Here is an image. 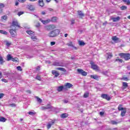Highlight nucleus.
Masks as SVG:
<instances>
[{"label":"nucleus","instance_id":"nucleus-48","mask_svg":"<svg viewBox=\"0 0 130 130\" xmlns=\"http://www.w3.org/2000/svg\"><path fill=\"white\" fill-rule=\"evenodd\" d=\"M74 24H75V19H72L71 20V25H74Z\"/></svg>","mask_w":130,"mask_h":130},{"label":"nucleus","instance_id":"nucleus-45","mask_svg":"<svg viewBox=\"0 0 130 130\" xmlns=\"http://www.w3.org/2000/svg\"><path fill=\"white\" fill-rule=\"evenodd\" d=\"M35 27H36V28H39V27H40V23L38 22L37 24L35 25Z\"/></svg>","mask_w":130,"mask_h":130},{"label":"nucleus","instance_id":"nucleus-14","mask_svg":"<svg viewBox=\"0 0 130 130\" xmlns=\"http://www.w3.org/2000/svg\"><path fill=\"white\" fill-rule=\"evenodd\" d=\"M91 79H93V80H96V81L99 80V77L97 75H93L90 76Z\"/></svg>","mask_w":130,"mask_h":130},{"label":"nucleus","instance_id":"nucleus-52","mask_svg":"<svg viewBox=\"0 0 130 130\" xmlns=\"http://www.w3.org/2000/svg\"><path fill=\"white\" fill-rule=\"evenodd\" d=\"M4 96H5V94L4 93H0V99L1 98H3V97H4Z\"/></svg>","mask_w":130,"mask_h":130},{"label":"nucleus","instance_id":"nucleus-36","mask_svg":"<svg viewBox=\"0 0 130 130\" xmlns=\"http://www.w3.org/2000/svg\"><path fill=\"white\" fill-rule=\"evenodd\" d=\"M126 9H127V7H126V6L121 7V10L122 11H124V10H126Z\"/></svg>","mask_w":130,"mask_h":130},{"label":"nucleus","instance_id":"nucleus-1","mask_svg":"<svg viewBox=\"0 0 130 130\" xmlns=\"http://www.w3.org/2000/svg\"><path fill=\"white\" fill-rule=\"evenodd\" d=\"M60 32L59 30L55 29L50 31L48 35L49 37H56L57 35H59Z\"/></svg>","mask_w":130,"mask_h":130},{"label":"nucleus","instance_id":"nucleus-18","mask_svg":"<svg viewBox=\"0 0 130 130\" xmlns=\"http://www.w3.org/2000/svg\"><path fill=\"white\" fill-rule=\"evenodd\" d=\"M38 5L40 7H44V2H43V0H39Z\"/></svg>","mask_w":130,"mask_h":130},{"label":"nucleus","instance_id":"nucleus-56","mask_svg":"<svg viewBox=\"0 0 130 130\" xmlns=\"http://www.w3.org/2000/svg\"><path fill=\"white\" fill-rule=\"evenodd\" d=\"M19 3H25L26 2V0H18Z\"/></svg>","mask_w":130,"mask_h":130},{"label":"nucleus","instance_id":"nucleus-4","mask_svg":"<svg viewBox=\"0 0 130 130\" xmlns=\"http://www.w3.org/2000/svg\"><path fill=\"white\" fill-rule=\"evenodd\" d=\"M53 66H55L56 67H64L63 63L58 61L53 62Z\"/></svg>","mask_w":130,"mask_h":130},{"label":"nucleus","instance_id":"nucleus-11","mask_svg":"<svg viewBox=\"0 0 130 130\" xmlns=\"http://www.w3.org/2000/svg\"><path fill=\"white\" fill-rule=\"evenodd\" d=\"M90 64L91 66V69H92L93 70H95L96 71L99 70V67H98L97 65L94 64L92 62L90 63Z\"/></svg>","mask_w":130,"mask_h":130},{"label":"nucleus","instance_id":"nucleus-57","mask_svg":"<svg viewBox=\"0 0 130 130\" xmlns=\"http://www.w3.org/2000/svg\"><path fill=\"white\" fill-rule=\"evenodd\" d=\"M45 109H47L46 107H42V110H45Z\"/></svg>","mask_w":130,"mask_h":130},{"label":"nucleus","instance_id":"nucleus-28","mask_svg":"<svg viewBox=\"0 0 130 130\" xmlns=\"http://www.w3.org/2000/svg\"><path fill=\"white\" fill-rule=\"evenodd\" d=\"M6 120H7V119L5 117H0V122H6Z\"/></svg>","mask_w":130,"mask_h":130},{"label":"nucleus","instance_id":"nucleus-2","mask_svg":"<svg viewBox=\"0 0 130 130\" xmlns=\"http://www.w3.org/2000/svg\"><path fill=\"white\" fill-rule=\"evenodd\" d=\"M119 55L121 58H124L125 60H128L130 59V54L128 53H120L119 54Z\"/></svg>","mask_w":130,"mask_h":130},{"label":"nucleus","instance_id":"nucleus-39","mask_svg":"<svg viewBox=\"0 0 130 130\" xmlns=\"http://www.w3.org/2000/svg\"><path fill=\"white\" fill-rule=\"evenodd\" d=\"M46 107L47 109H50L52 108V107L50 105L48 104L46 106Z\"/></svg>","mask_w":130,"mask_h":130},{"label":"nucleus","instance_id":"nucleus-51","mask_svg":"<svg viewBox=\"0 0 130 130\" xmlns=\"http://www.w3.org/2000/svg\"><path fill=\"white\" fill-rule=\"evenodd\" d=\"M50 44H51V46H52L55 44V42H51Z\"/></svg>","mask_w":130,"mask_h":130},{"label":"nucleus","instance_id":"nucleus-63","mask_svg":"<svg viewBox=\"0 0 130 130\" xmlns=\"http://www.w3.org/2000/svg\"><path fill=\"white\" fill-rule=\"evenodd\" d=\"M37 71H40V67L38 66V67L37 68Z\"/></svg>","mask_w":130,"mask_h":130},{"label":"nucleus","instance_id":"nucleus-9","mask_svg":"<svg viewBox=\"0 0 130 130\" xmlns=\"http://www.w3.org/2000/svg\"><path fill=\"white\" fill-rule=\"evenodd\" d=\"M102 98H103V99H106V100L109 101L111 98L109 95L106 94H103L101 95Z\"/></svg>","mask_w":130,"mask_h":130},{"label":"nucleus","instance_id":"nucleus-47","mask_svg":"<svg viewBox=\"0 0 130 130\" xmlns=\"http://www.w3.org/2000/svg\"><path fill=\"white\" fill-rule=\"evenodd\" d=\"M67 45L68 46H73V43H72L71 42H70V43H68L67 44Z\"/></svg>","mask_w":130,"mask_h":130},{"label":"nucleus","instance_id":"nucleus-22","mask_svg":"<svg viewBox=\"0 0 130 130\" xmlns=\"http://www.w3.org/2000/svg\"><path fill=\"white\" fill-rule=\"evenodd\" d=\"M2 8H5V5L3 3H0V14L3 13V9Z\"/></svg>","mask_w":130,"mask_h":130},{"label":"nucleus","instance_id":"nucleus-29","mask_svg":"<svg viewBox=\"0 0 130 130\" xmlns=\"http://www.w3.org/2000/svg\"><path fill=\"white\" fill-rule=\"evenodd\" d=\"M8 19V16L7 15H4L1 17V20H4L5 21H6Z\"/></svg>","mask_w":130,"mask_h":130},{"label":"nucleus","instance_id":"nucleus-5","mask_svg":"<svg viewBox=\"0 0 130 130\" xmlns=\"http://www.w3.org/2000/svg\"><path fill=\"white\" fill-rule=\"evenodd\" d=\"M77 72L80 75H82V76H87V72H85L84 70L82 69H77Z\"/></svg>","mask_w":130,"mask_h":130},{"label":"nucleus","instance_id":"nucleus-33","mask_svg":"<svg viewBox=\"0 0 130 130\" xmlns=\"http://www.w3.org/2000/svg\"><path fill=\"white\" fill-rule=\"evenodd\" d=\"M112 40L115 42H116L117 40H118V38L116 37V36H114L112 38Z\"/></svg>","mask_w":130,"mask_h":130},{"label":"nucleus","instance_id":"nucleus-40","mask_svg":"<svg viewBox=\"0 0 130 130\" xmlns=\"http://www.w3.org/2000/svg\"><path fill=\"white\" fill-rule=\"evenodd\" d=\"M23 14H24V12L21 11V12H19L17 15L18 16H19V17H20V16H21V15H23Z\"/></svg>","mask_w":130,"mask_h":130},{"label":"nucleus","instance_id":"nucleus-53","mask_svg":"<svg viewBox=\"0 0 130 130\" xmlns=\"http://www.w3.org/2000/svg\"><path fill=\"white\" fill-rule=\"evenodd\" d=\"M6 45L7 46H10L11 45V43H10L9 42H7L6 43Z\"/></svg>","mask_w":130,"mask_h":130},{"label":"nucleus","instance_id":"nucleus-62","mask_svg":"<svg viewBox=\"0 0 130 130\" xmlns=\"http://www.w3.org/2000/svg\"><path fill=\"white\" fill-rule=\"evenodd\" d=\"M63 102H64V103H68L69 101L68 100H64L63 101Z\"/></svg>","mask_w":130,"mask_h":130},{"label":"nucleus","instance_id":"nucleus-10","mask_svg":"<svg viewBox=\"0 0 130 130\" xmlns=\"http://www.w3.org/2000/svg\"><path fill=\"white\" fill-rule=\"evenodd\" d=\"M77 14L78 15L80 19H82L83 17L85 16V14H84V13H83V12L81 11H78L77 12Z\"/></svg>","mask_w":130,"mask_h":130},{"label":"nucleus","instance_id":"nucleus-3","mask_svg":"<svg viewBox=\"0 0 130 130\" xmlns=\"http://www.w3.org/2000/svg\"><path fill=\"white\" fill-rule=\"evenodd\" d=\"M46 30H48V31H50L51 30H53V29H55V25H47L45 27Z\"/></svg>","mask_w":130,"mask_h":130},{"label":"nucleus","instance_id":"nucleus-16","mask_svg":"<svg viewBox=\"0 0 130 130\" xmlns=\"http://www.w3.org/2000/svg\"><path fill=\"white\" fill-rule=\"evenodd\" d=\"M111 19L113 20V22H118V21L120 20V17L118 16L116 18L112 17L111 18Z\"/></svg>","mask_w":130,"mask_h":130},{"label":"nucleus","instance_id":"nucleus-35","mask_svg":"<svg viewBox=\"0 0 130 130\" xmlns=\"http://www.w3.org/2000/svg\"><path fill=\"white\" fill-rule=\"evenodd\" d=\"M5 61H4V59L3 58V57L0 56V64H3Z\"/></svg>","mask_w":130,"mask_h":130},{"label":"nucleus","instance_id":"nucleus-6","mask_svg":"<svg viewBox=\"0 0 130 130\" xmlns=\"http://www.w3.org/2000/svg\"><path fill=\"white\" fill-rule=\"evenodd\" d=\"M13 27H18V28H20V24H19V23L17 21H13L12 22V24L11 25V28H13Z\"/></svg>","mask_w":130,"mask_h":130},{"label":"nucleus","instance_id":"nucleus-50","mask_svg":"<svg viewBox=\"0 0 130 130\" xmlns=\"http://www.w3.org/2000/svg\"><path fill=\"white\" fill-rule=\"evenodd\" d=\"M31 39H32V40H36V39H37V38H36V37H31Z\"/></svg>","mask_w":130,"mask_h":130},{"label":"nucleus","instance_id":"nucleus-27","mask_svg":"<svg viewBox=\"0 0 130 130\" xmlns=\"http://www.w3.org/2000/svg\"><path fill=\"white\" fill-rule=\"evenodd\" d=\"M12 58H13V56H12L10 54L7 55V60L8 61L12 60Z\"/></svg>","mask_w":130,"mask_h":130},{"label":"nucleus","instance_id":"nucleus-61","mask_svg":"<svg viewBox=\"0 0 130 130\" xmlns=\"http://www.w3.org/2000/svg\"><path fill=\"white\" fill-rule=\"evenodd\" d=\"M126 4H127V5H129L130 4V1H129V0H127V1H126Z\"/></svg>","mask_w":130,"mask_h":130},{"label":"nucleus","instance_id":"nucleus-20","mask_svg":"<svg viewBox=\"0 0 130 130\" xmlns=\"http://www.w3.org/2000/svg\"><path fill=\"white\" fill-rule=\"evenodd\" d=\"M122 86H123V89H126V88H127V87L128 86V84L126 82H123Z\"/></svg>","mask_w":130,"mask_h":130},{"label":"nucleus","instance_id":"nucleus-7","mask_svg":"<svg viewBox=\"0 0 130 130\" xmlns=\"http://www.w3.org/2000/svg\"><path fill=\"white\" fill-rule=\"evenodd\" d=\"M73 87V84L70 83H67L64 85V90H67L68 89H70V88H72Z\"/></svg>","mask_w":130,"mask_h":130},{"label":"nucleus","instance_id":"nucleus-31","mask_svg":"<svg viewBox=\"0 0 130 130\" xmlns=\"http://www.w3.org/2000/svg\"><path fill=\"white\" fill-rule=\"evenodd\" d=\"M11 60L12 61H14V62H17V61H19V59H18V58L17 57H15V58L12 57V59H11Z\"/></svg>","mask_w":130,"mask_h":130},{"label":"nucleus","instance_id":"nucleus-25","mask_svg":"<svg viewBox=\"0 0 130 130\" xmlns=\"http://www.w3.org/2000/svg\"><path fill=\"white\" fill-rule=\"evenodd\" d=\"M51 22H56L57 21V17H52L51 19L50 20Z\"/></svg>","mask_w":130,"mask_h":130},{"label":"nucleus","instance_id":"nucleus-46","mask_svg":"<svg viewBox=\"0 0 130 130\" xmlns=\"http://www.w3.org/2000/svg\"><path fill=\"white\" fill-rule=\"evenodd\" d=\"M122 80H123V81H128V78H127V77H123L122 78Z\"/></svg>","mask_w":130,"mask_h":130},{"label":"nucleus","instance_id":"nucleus-38","mask_svg":"<svg viewBox=\"0 0 130 130\" xmlns=\"http://www.w3.org/2000/svg\"><path fill=\"white\" fill-rule=\"evenodd\" d=\"M115 61H118V62L122 63L123 61L121 59L117 58L115 59Z\"/></svg>","mask_w":130,"mask_h":130},{"label":"nucleus","instance_id":"nucleus-26","mask_svg":"<svg viewBox=\"0 0 130 130\" xmlns=\"http://www.w3.org/2000/svg\"><path fill=\"white\" fill-rule=\"evenodd\" d=\"M118 109L119 111H123V110L124 109L123 107H122V105H119L118 106Z\"/></svg>","mask_w":130,"mask_h":130},{"label":"nucleus","instance_id":"nucleus-44","mask_svg":"<svg viewBox=\"0 0 130 130\" xmlns=\"http://www.w3.org/2000/svg\"><path fill=\"white\" fill-rule=\"evenodd\" d=\"M111 123L112 124H117V122L114 121V120H112L111 121Z\"/></svg>","mask_w":130,"mask_h":130},{"label":"nucleus","instance_id":"nucleus-12","mask_svg":"<svg viewBox=\"0 0 130 130\" xmlns=\"http://www.w3.org/2000/svg\"><path fill=\"white\" fill-rule=\"evenodd\" d=\"M40 21H41V22H42V23H43V24H44V25H46V24H48V23H49V22H50V19L43 20L41 18H40Z\"/></svg>","mask_w":130,"mask_h":130},{"label":"nucleus","instance_id":"nucleus-13","mask_svg":"<svg viewBox=\"0 0 130 130\" xmlns=\"http://www.w3.org/2000/svg\"><path fill=\"white\" fill-rule=\"evenodd\" d=\"M54 124V121L52 120L51 122H49L48 124L47 125V127L48 129H49L51 127L52 125H53Z\"/></svg>","mask_w":130,"mask_h":130},{"label":"nucleus","instance_id":"nucleus-42","mask_svg":"<svg viewBox=\"0 0 130 130\" xmlns=\"http://www.w3.org/2000/svg\"><path fill=\"white\" fill-rule=\"evenodd\" d=\"M16 69L18 70V71H20V72L22 71V67H21V66L17 67Z\"/></svg>","mask_w":130,"mask_h":130},{"label":"nucleus","instance_id":"nucleus-59","mask_svg":"<svg viewBox=\"0 0 130 130\" xmlns=\"http://www.w3.org/2000/svg\"><path fill=\"white\" fill-rule=\"evenodd\" d=\"M2 78H3V74L2 72L0 71V79H2Z\"/></svg>","mask_w":130,"mask_h":130},{"label":"nucleus","instance_id":"nucleus-15","mask_svg":"<svg viewBox=\"0 0 130 130\" xmlns=\"http://www.w3.org/2000/svg\"><path fill=\"white\" fill-rule=\"evenodd\" d=\"M52 74L55 76V78H57V77L59 76V73H58V72L55 70H52Z\"/></svg>","mask_w":130,"mask_h":130},{"label":"nucleus","instance_id":"nucleus-60","mask_svg":"<svg viewBox=\"0 0 130 130\" xmlns=\"http://www.w3.org/2000/svg\"><path fill=\"white\" fill-rule=\"evenodd\" d=\"M100 115H101V116L104 115V112H100Z\"/></svg>","mask_w":130,"mask_h":130},{"label":"nucleus","instance_id":"nucleus-41","mask_svg":"<svg viewBox=\"0 0 130 130\" xmlns=\"http://www.w3.org/2000/svg\"><path fill=\"white\" fill-rule=\"evenodd\" d=\"M85 44V43L83 41H79V45L83 46Z\"/></svg>","mask_w":130,"mask_h":130},{"label":"nucleus","instance_id":"nucleus-17","mask_svg":"<svg viewBox=\"0 0 130 130\" xmlns=\"http://www.w3.org/2000/svg\"><path fill=\"white\" fill-rule=\"evenodd\" d=\"M62 90H64V86H60L57 87V91L58 92H61Z\"/></svg>","mask_w":130,"mask_h":130},{"label":"nucleus","instance_id":"nucleus-49","mask_svg":"<svg viewBox=\"0 0 130 130\" xmlns=\"http://www.w3.org/2000/svg\"><path fill=\"white\" fill-rule=\"evenodd\" d=\"M28 114H29L30 115H34V114H35V113L33 112H29Z\"/></svg>","mask_w":130,"mask_h":130},{"label":"nucleus","instance_id":"nucleus-37","mask_svg":"<svg viewBox=\"0 0 130 130\" xmlns=\"http://www.w3.org/2000/svg\"><path fill=\"white\" fill-rule=\"evenodd\" d=\"M89 96V93L88 92H86L84 94L83 97L84 98H87Z\"/></svg>","mask_w":130,"mask_h":130},{"label":"nucleus","instance_id":"nucleus-54","mask_svg":"<svg viewBox=\"0 0 130 130\" xmlns=\"http://www.w3.org/2000/svg\"><path fill=\"white\" fill-rule=\"evenodd\" d=\"M111 57H112V54H109L108 56V58H111Z\"/></svg>","mask_w":130,"mask_h":130},{"label":"nucleus","instance_id":"nucleus-8","mask_svg":"<svg viewBox=\"0 0 130 130\" xmlns=\"http://www.w3.org/2000/svg\"><path fill=\"white\" fill-rule=\"evenodd\" d=\"M10 33L11 35V36H12V37H15V36H16L17 32H16V28L14 29H11L10 30Z\"/></svg>","mask_w":130,"mask_h":130},{"label":"nucleus","instance_id":"nucleus-30","mask_svg":"<svg viewBox=\"0 0 130 130\" xmlns=\"http://www.w3.org/2000/svg\"><path fill=\"white\" fill-rule=\"evenodd\" d=\"M125 113H126V110H123L121 112V116L123 117L124 115H125Z\"/></svg>","mask_w":130,"mask_h":130},{"label":"nucleus","instance_id":"nucleus-64","mask_svg":"<svg viewBox=\"0 0 130 130\" xmlns=\"http://www.w3.org/2000/svg\"><path fill=\"white\" fill-rule=\"evenodd\" d=\"M19 5V2H16L15 3V6H18Z\"/></svg>","mask_w":130,"mask_h":130},{"label":"nucleus","instance_id":"nucleus-21","mask_svg":"<svg viewBox=\"0 0 130 130\" xmlns=\"http://www.w3.org/2000/svg\"><path fill=\"white\" fill-rule=\"evenodd\" d=\"M27 8L30 11H34L35 10V9L34 8V6H33V5H28L27 6Z\"/></svg>","mask_w":130,"mask_h":130},{"label":"nucleus","instance_id":"nucleus-34","mask_svg":"<svg viewBox=\"0 0 130 130\" xmlns=\"http://www.w3.org/2000/svg\"><path fill=\"white\" fill-rule=\"evenodd\" d=\"M35 98L37 99V101L38 102H39V103H42V100H41V99L38 98V96H36Z\"/></svg>","mask_w":130,"mask_h":130},{"label":"nucleus","instance_id":"nucleus-23","mask_svg":"<svg viewBox=\"0 0 130 130\" xmlns=\"http://www.w3.org/2000/svg\"><path fill=\"white\" fill-rule=\"evenodd\" d=\"M26 33L28 34V35H30V36H33L34 35V32L31 30H26Z\"/></svg>","mask_w":130,"mask_h":130},{"label":"nucleus","instance_id":"nucleus-58","mask_svg":"<svg viewBox=\"0 0 130 130\" xmlns=\"http://www.w3.org/2000/svg\"><path fill=\"white\" fill-rule=\"evenodd\" d=\"M106 25H107V21H105L103 23V26H106Z\"/></svg>","mask_w":130,"mask_h":130},{"label":"nucleus","instance_id":"nucleus-43","mask_svg":"<svg viewBox=\"0 0 130 130\" xmlns=\"http://www.w3.org/2000/svg\"><path fill=\"white\" fill-rule=\"evenodd\" d=\"M37 80H38L39 81H41V77L39 75H37L36 77Z\"/></svg>","mask_w":130,"mask_h":130},{"label":"nucleus","instance_id":"nucleus-19","mask_svg":"<svg viewBox=\"0 0 130 130\" xmlns=\"http://www.w3.org/2000/svg\"><path fill=\"white\" fill-rule=\"evenodd\" d=\"M68 116H69V114H68V113H63L60 115L61 118H67Z\"/></svg>","mask_w":130,"mask_h":130},{"label":"nucleus","instance_id":"nucleus-55","mask_svg":"<svg viewBox=\"0 0 130 130\" xmlns=\"http://www.w3.org/2000/svg\"><path fill=\"white\" fill-rule=\"evenodd\" d=\"M2 82H5V83H7V82H8V81L6 79H2Z\"/></svg>","mask_w":130,"mask_h":130},{"label":"nucleus","instance_id":"nucleus-24","mask_svg":"<svg viewBox=\"0 0 130 130\" xmlns=\"http://www.w3.org/2000/svg\"><path fill=\"white\" fill-rule=\"evenodd\" d=\"M56 70H57L58 71H61V72H64V73H66L67 72V70L64 68H56Z\"/></svg>","mask_w":130,"mask_h":130},{"label":"nucleus","instance_id":"nucleus-32","mask_svg":"<svg viewBox=\"0 0 130 130\" xmlns=\"http://www.w3.org/2000/svg\"><path fill=\"white\" fill-rule=\"evenodd\" d=\"M0 33H1V34H4V35H7L8 34V32L4 30H0Z\"/></svg>","mask_w":130,"mask_h":130}]
</instances>
